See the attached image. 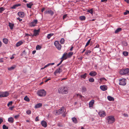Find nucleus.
<instances>
[{
  "mask_svg": "<svg viewBox=\"0 0 129 129\" xmlns=\"http://www.w3.org/2000/svg\"><path fill=\"white\" fill-rule=\"evenodd\" d=\"M100 88L103 91H105L107 89V87L106 85H101L100 86Z\"/></svg>",
  "mask_w": 129,
  "mask_h": 129,
  "instance_id": "obj_11",
  "label": "nucleus"
},
{
  "mask_svg": "<svg viewBox=\"0 0 129 129\" xmlns=\"http://www.w3.org/2000/svg\"><path fill=\"white\" fill-rule=\"evenodd\" d=\"M9 93L7 91H5L1 93L0 94V97L4 98L7 97L9 95Z\"/></svg>",
  "mask_w": 129,
  "mask_h": 129,
  "instance_id": "obj_8",
  "label": "nucleus"
},
{
  "mask_svg": "<svg viewBox=\"0 0 129 129\" xmlns=\"http://www.w3.org/2000/svg\"><path fill=\"white\" fill-rule=\"evenodd\" d=\"M119 84L120 85H125L126 84V80L124 78L119 79Z\"/></svg>",
  "mask_w": 129,
  "mask_h": 129,
  "instance_id": "obj_6",
  "label": "nucleus"
},
{
  "mask_svg": "<svg viewBox=\"0 0 129 129\" xmlns=\"http://www.w3.org/2000/svg\"><path fill=\"white\" fill-rule=\"evenodd\" d=\"M3 42L5 44H7L8 43V40L6 38H4L3 39Z\"/></svg>",
  "mask_w": 129,
  "mask_h": 129,
  "instance_id": "obj_34",
  "label": "nucleus"
},
{
  "mask_svg": "<svg viewBox=\"0 0 129 129\" xmlns=\"http://www.w3.org/2000/svg\"><path fill=\"white\" fill-rule=\"evenodd\" d=\"M79 19L81 21H83L85 20L86 17L84 16H82L80 17Z\"/></svg>",
  "mask_w": 129,
  "mask_h": 129,
  "instance_id": "obj_33",
  "label": "nucleus"
},
{
  "mask_svg": "<svg viewBox=\"0 0 129 129\" xmlns=\"http://www.w3.org/2000/svg\"><path fill=\"white\" fill-rule=\"evenodd\" d=\"M17 20H19L20 21H22V19H21L19 17L17 18Z\"/></svg>",
  "mask_w": 129,
  "mask_h": 129,
  "instance_id": "obj_57",
  "label": "nucleus"
},
{
  "mask_svg": "<svg viewBox=\"0 0 129 129\" xmlns=\"http://www.w3.org/2000/svg\"><path fill=\"white\" fill-rule=\"evenodd\" d=\"M44 13L45 14H50L51 16H52L54 14V12L51 10L46 11Z\"/></svg>",
  "mask_w": 129,
  "mask_h": 129,
  "instance_id": "obj_10",
  "label": "nucleus"
},
{
  "mask_svg": "<svg viewBox=\"0 0 129 129\" xmlns=\"http://www.w3.org/2000/svg\"><path fill=\"white\" fill-rule=\"evenodd\" d=\"M64 42V39L62 38L61 39L60 41V43L61 44H63Z\"/></svg>",
  "mask_w": 129,
  "mask_h": 129,
  "instance_id": "obj_45",
  "label": "nucleus"
},
{
  "mask_svg": "<svg viewBox=\"0 0 129 129\" xmlns=\"http://www.w3.org/2000/svg\"><path fill=\"white\" fill-rule=\"evenodd\" d=\"M58 92L59 93L67 94L68 93V89L66 86H62L58 88Z\"/></svg>",
  "mask_w": 129,
  "mask_h": 129,
  "instance_id": "obj_1",
  "label": "nucleus"
},
{
  "mask_svg": "<svg viewBox=\"0 0 129 129\" xmlns=\"http://www.w3.org/2000/svg\"><path fill=\"white\" fill-rule=\"evenodd\" d=\"M129 73V69L127 68L126 69L121 70L119 71L120 74L124 75Z\"/></svg>",
  "mask_w": 129,
  "mask_h": 129,
  "instance_id": "obj_5",
  "label": "nucleus"
},
{
  "mask_svg": "<svg viewBox=\"0 0 129 129\" xmlns=\"http://www.w3.org/2000/svg\"><path fill=\"white\" fill-rule=\"evenodd\" d=\"M83 58V57H81L78 58V59L79 60H82V59Z\"/></svg>",
  "mask_w": 129,
  "mask_h": 129,
  "instance_id": "obj_58",
  "label": "nucleus"
},
{
  "mask_svg": "<svg viewBox=\"0 0 129 129\" xmlns=\"http://www.w3.org/2000/svg\"><path fill=\"white\" fill-rule=\"evenodd\" d=\"M82 92H84L86 91V88L85 87H82Z\"/></svg>",
  "mask_w": 129,
  "mask_h": 129,
  "instance_id": "obj_43",
  "label": "nucleus"
},
{
  "mask_svg": "<svg viewBox=\"0 0 129 129\" xmlns=\"http://www.w3.org/2000/svg\"><path fill=\"white\" fill-rule=\"evenodd\" d=\"M94 101L93 100H92L90 101L89 103V106L90 107H92L94 103Z\"/></svg>",
  "mask_w": 129,
  "mask_h": 129,
  "instance_id": "obj_22",
  "label": "nucleus"
},
{
  "mask_svg": "<svg viewBox=\"0 0 129 129\" xmlns=\"http://www.w3.org/2000/svg\"><path fill=\"white\" fill-rule=\"evenodd\" d=\"M107 99L109 101H110L114 100V99L113 97L109 96H108Z\"/></svg>",
  "mask_w": 129,
  "mask_h": 129,
  "instance_id": "obj_29",
  "label": "nucleus"
},
{
  "mask_svg": "<svg viewBox=\"0 0 129 129\" xmlns=\"http://www.w3.org/2000/svg\"><path fill=\"white\" fill-rule=\"evenodd\" d=\"M5 10V8L3 7H0V13H2Z\"/></svg>",
  "mask_w": 129,
  "mask_h": 129,
  "instance_id": "obj_39",
  "label": "nucleus"
},
{
  "mask_svg": "<svg viewBox=\"0 0 129 129\" xmlns=\"http://www.w3.org/2000/svg\"><path fill=\"white\" fill-rule=\"evenodd\" d=\"M41 48V47L39 45H37L36 47V49L37 50H40Z\"/></svg>",
  "mask_w": 129,
  "mask_h": 129,
  "instance_id": "obj_38",
  "label": "nucleus"
},
{
  "mask_svg": "<svg viewBox=\"0 0 129 129\" xmlns=\"http://www.w3.org/2000/svg\"><path fill=\"white\" fill-rule=\"evenodd\" d=\"M51 79H50V78H48V79H47L46 80H45V82H47L48 81H49V80H50Z\"/></svg>",
  "mask_w": 129,
  "mask_h": 129,
  "instance_id": "obj_64",
  "label": "nucleus"
},
{
  "mask_svg": "<svg viewBox=\"0 0 129 129\" xmlns=\"http://www.w3.org/2000/svg\"><path fill=\"white\" fill-rule=\"evenodd\" d=\"M24 100L27 102H29V98L26 96L24 98Z\"/></svg>",
  "mask_w": 129,
  "mask_h": 129,
  "instance_id": "obj_41",
  "label": "nucleus"
},
{
  "mask_svg": "<svg viewBox=\"0 0 129 129\" xmlns=\"http://www.w3.org/2000/svg\"><path fill=\"white\" fill-rule=\"evenodd\" d=\"M62 66V65H61L60 66L59 68L57 69L55 71L57 73H60L62 71V70L60 68Z\"/></svg>",
  "mask_w": 129,
  "mask_h": 129,
  "instance_id": "obj_17",
  "label": "nucleus"
},
{
  "mask_svg": "<svg viewBox=\"0 0 129 129\" xmlns=\"http://www.w3.org/2000/svg\"><path fill=\"white\" fill-rule=\"evenodd\" d=\"M67 14H65L64 15L63 17V20H64L65 18H66L67 17Z\"/></svg>",
  "mask_w": 129,
  "mask_h": 129,
  "instance_id": "obj_52",
  "label": "nucleus"
},
{
  "mask_svg": "<svg viewBox=\"0 0 129 129\" xmlns=\"http://www.w3.org/2000/svg\"><path fill=\"white\" fill-rule=\"evenodd\" d=\"M97 73L94 71H91L89 73V75L92 77H94L97 75Z\"/></svg>",
  "mask_w": 129,
  "mask_h": 129,
  "instance_id": "obj_14",
  "label": "nucleus"
},
{
  "mask_svg": "<svg viewBox=\"0 0 129 129\" xmlns=\"http://www.w3.org/2000/svg\"><path fill=\"white\" fill-rule=\"evenodd\" d=\"M25 36H32V37H34L33 35L32 34H28V33H26L25 34Z\"/></svg>",
  "mask_w": 129,
  "mask_h": 129,
  "instance_id": "obj_48",
  "label": "nucleus"
},
{
  "mask_svg": "<svg viewBox=\"0 0 129 129\" xmlns=\"http://www.w3.org/2000/svg\"><path fill=\"white\" fill-rule=\"evenodd\" d=\"M13 103L12 101H10L7 104V106L8 107L9 106H11L12 105Z\"/></svg>",
  "mask_w": 129,
  "mask_h": 129,
  "instance_id": "obj_46",
  "label": "nucleus"
},
{
  "mask_svg": "<svg viewBox=\"0 0 129 129\" xmlns=\"http://www.w3.org/2000/svg\"><path fill=\"white\" fill-rule=\"evenodd\" d=\"M16 66L15 65H13L11 67H10L8 68V70L9 71H11L14 70L16 67Z\"/></svg>",
  "mask_w": 129,
  "mask_h": 129,
  "instance_id": "obj_24",
  "label": "nucleus"
},
{
  "mask_svg": "<svg viewBox=\"0 0 129 129\" xmlns=\"http://www.w3.org/2000/svg\"><path fill=\"white\" fill-rule=\"evenodd\" d=\"M14 26V24L10 22L9 23V26L11 29H13Z\"/></svg>",
  "mask_w": 129,
  "mask_h": 129,
  "instance_id": "obj_26",
  "label": "nucleus"
},
{
  "mask_svg": "<svg viewBox=\"0 0 129 129\" xmlns=\"http://www.w3.org/2000/svg\"><path fill=\"white\" fill-rule=\"evenodd\" d=\"M61 61H60V62L59 63L60 64L62 63V61H63V60H64L63 59H61Z\"/></svg>",
  "mask_w": 129,
  "mask_h": 129,
  "instance_id": "obj_62",
  "label": "nucleus"
},
{
  "mask_svg": "<svg viewBox=\"0 0 129 129\" xmlns=\"http://www.w3.org/2000/svg\"><path fill=\"white\" fill-rule=\"evenodd\" d=\"M106 119L109 124L113 123L115 120L114 116L112 115L108 116L106 118Z\"/></svg>",
  "mask_w": 129,
  "mask_h": 129,
  "instance_id": "obj_2",
  "label": "nucleus"
},
{
  "mask_svg": "<svg viewBox=\"0 0 129 129\" xmlns=\"http://www.w3.org/2000/svg\"><path fill=\"white\" fill-rule=\"evenodd\" d=\"M21 4H16L13 5L12 7H11V8L12 9H16L17 7L21 6Z\"/></svg>",
  "mask_w": 129,
  "mask_h": 129,
  "instance_id": "obj_19",
  "label": "nucleus"
},
{
  "mask_svg": "<svg viewBox=\"0 0 129 129\" xmlns=\"http://www.w3.org/2000/svg\"><path fill=\"white\" fill-rule=\"evenodd\" d=\"M87 74L85 73L83 75H81L80 76L81 78L85 79L87 77Z\"/></svg>",
  "mask_w": 129,
  "mask_h": 129,
  "instance_id": "obj_31",
  "label": "nucleus"
},
{
  "mask_svg": "<svg viewBox=\"0 0 129 129\" xmlns=\"http://www.w3.org/2000/svg\"><path fill=\"white\" fill-rule=\"evenodd\" d=\"M3 129H8V127L5 124L3 125Z\"/></svg>",
  "mask_w": 129,
  "mask_h": 129,
  "instance_id": "obj_47",
  "label": "nucleus"
},
{
  "mask_svg": "<svg viewBox=\"0 0 129 129\" xmlns=\"http://www.w3.org/2000/svg\"><path fill=\"white\" fill-rule=\"evenodd\" d=\"M19 16L23 18L24 16V13L23 12H19L18 13Z\"/></svg>",
  "mask_w": 129,
  "mask_h": 129,
  "instance_id": "obj_15",
  "label": "nucleus"
},
{
  "mask_svg": "<svg viewBox=\"0 0 129 129\" xmlns=\"http://www.w3.org/2000/svg\"><path fill=\"white\" fill-rule=\"evenodd\" d=\"M123 54L124 56H127L128 54V53L127 51H124L123 52Z\"/></svg>",
  "mask_w": 129,
  "mask_h": 129,
  "instance_id": "obj_40",
  "label": "nucleus"
},
{
  "mask_svg": "<svg viewBox=\"0 0 129 129\" xmlns=\"http://www.w3.org/2000/svg\"><path fill=\"white\" fill-rule=\"evenodd\" d=\"M8 121L10 123H13L14 122V119L12 117H9L8 119Z\"/></svg>",
  "mask_w": 129,
  "mask_h": 129,
  "instance_id": "obj_28",
  "label": "nucleus"
},
{
  "mask_svg": "<svg viewBox=\"0 0 129 129\" xmlns=\"http://www.w3.org/2000/svg\"><path fill=\"white\" fill-rule=\"evenodd\" d=\"M26 113L27 114H31V112L30 110H28L26 111Z\"/></svg>",
  "mask_w": 129,
  "mask_h": 129,
  "instance_id": "obj_51",
  "label": "nucleus"
},
{
  "mask_svg": "<svg viewBox=\"0 0 129 129\" xmlns=\"http://www.w3.org/2000/svg\"><path fill=\"white\" fill-rule=\"evenodd\" d=\"M73 121L75 123H77V121L76 118L75 117H73L72 118Z\"/></svg>",
  "mask_w": 129,
  "mask_h": 129,
  "instance_id": "obj_30",
  "label": "nucleus"
},
{
  "mask_svg": "<svg viewBox=\"0 0 129 129\" xmlns=\"http://www.w3.org/2000/svg\"><path fill=\"white\" fill-rule=\"evenodd\" d=\"M54 44L55 46L58 50H60L61 49V45L59 43L58 41H55L54 42Z\"/></svg>",
  "mask_w": 129,
  "mask_h": 129,
  "instance_id": "obj_7",
  "label": "nucleus"
},
{
  "mask_svg": "<svg viewBox=\"0 0 129 129\" xmlns=\"http://www.w3.org/2000/svg\"><path fill=\"white\" fill-rule=\"evenodd\" d=\"M122 30V29L121 28H117L115 31V33L116 34H117L118 32L121 31Z\"/></svg>",
  "mask_w": 129,
  "mask_h": 129,
  "instance_id": "obj_32",
  "label": "nucleus"
},
{
  "mask_svg": "<svg viewBox=\"0 0 129 129\" xmlns=\"http://www.w3.org/2000/svg\"><path fill=\"white\" fill-rule=\"evenodd\" d=\"M91 39H89V40H88L87 42L86 43L85 45V47H86L87 46L89 45V44L90 43V40H91Z\"/></svg>",
  "mask_w": 129,
  "mask_h": 129,
  "instance_id": "obj_42",
  "label": "nucleus"
},
{
  "mask_svg": "<svg viewBox=\"0 0 129 129\" xmlns=\"http://www.w3.org/2000/svg\"><path fill=\"white\" fill-rule=\"evenodd\" d=\"M45 8H42L41 10V11L42 12H43L44 10H45Z\"/></svg>",
  "mask_w": 129,
  "mask_h": 129,
  "instance_id": "obj_60",
  "label": "nucleus"
},
{
  "mask_svg": "<svg viewBox=\"0 0 129 129\" xmlns=\"http://www.w3.org/2000/svg\"><path fill=\"white\" fill-rule=\"evenodd\" d=\"M100 82L102 83H104L107 80L104 77L101 78L100 79Z\"/></svg>",
  "mask_w": 129,
  "mask_h": 129,
  "instance_id": "obj_20",
  "label": "nucleus"
},
{
  "mask_svg": "<svg viewBox=\"0 0 129 129\" xmlns=\"http://www.w3.org/2000/svg\"><path fill=\"white\" fill-rule=\"evenodd\" d=\"M53 35V33H50L48 34L47 36V38L49 39Z\"/></svg>",
  "mask_w": 129,
  "mask_h": 129,
  "instance_id": "obj_35",
  "label": "nucleus"
},
{
  "mask_svg": "<svg viewBox=\"0 0 129 129\" xmlns=\"http://www.w3.org/2000/svg\"><path fill=\"white\" fill-rule=\"evenodd\" d=\"M77 96H79L80 98H81L83 96L82 95L79 94H77Z\"/></svg>",
  "mask_w": 129,
  "mask_h": 129,
  "instance_id": "obj_59",
  "label": "nucleus"
},
{
  "mask_svg": "<svg viewBox=\"0 0 129 129\" xmlns=\"http://www.w3.org/2000/svg\"><path fill=\"white\" fill-rule=\"evenodd\" d=\"M73 54V52H70L68 54H67L68 58H69L71 57Z\"/></svg>",
  "mask_w": 129,
  "mask_h": 129,
  "instance_id": "obj_27",
  "label": "nucleus"
},
{
  "mask_svg": "<svg viewBox=\"0 0 129 129\" xmlns=\"http://www.w3.org/2000/svg\"><path fill=\"white\" fill-rule=\"evenodd\" d=\"M91 51L90 50H87L85 52V54L87 55H89V54H90L91 53Z\"/></svg>",
  "mask_w": 129,
  "mask_h": 129,
  "instance_id": "obj_36",
  "label": "nucleus"
},
{
  "mask_svg": "<svg viewBox=\"0 0 129 129\" xmlns=\"http://www.w3.org/2000/svg\"><path fill=\"white\" fill-rule=\"evenodd\" d=\"M33 5V3H29L26 4V6L28 8H31V6Z\"/></svg>",
  "mask_w": 129,
  "mask_h": 129,
  "instance_id": "obj_25",
  "label": "nucleus"
},
{
  "mask_svg": "<svg viewBox=\"0 0 129 129\" xmlns=\"http://www.w3.org/2000/svg\"><path fill=\"white\" fill-rule=\"evenodd\" d=\"M40 30L38 29V30L35 29L34 31V34H33L34 37V36H36L39 34V33L40 31Z\"/></svg>",
  "mask_w": 129,
  "mask_h": 129,
  "instance_id": "obj_13",
  "label": "nucleus"
},
{
  "mask_svg": "<svg viewBox=\"0 0 129 129\" xmlns=\"http://www.w3.org/2000/svg\"><path fill=\"white\" fill-rule=\"evenodd\" d=\"M23 43V42L22 41H20L16 44V46L17 47H19Z\"/></svg>",
  "mask_w": 129,
  "mask_h": 129,
  "instance_id": "obj_21",
  "label": "nucleus"
},
{
  "mask_svg": "<svg viewBox=\"0 0 129 129\" xmlns=\"http://www.w3.org/2000/svg\"><path fill=\"white\" fill-rule=\"evenodd\" d=\"M68 58L67 53H65L63 54L61 58V59H62L64 60Z\"/></svg>",
  "mask_w": 129,
  "mask_h": 129,
  "instance_id": "obj_18",
  "label": "nucleus"
},
{
  "mask_svg": "<svg viewBox=\"0 0 129 129\" xmlns=\"http://www.w3.org/2000/svg\"><path fill=\"white\" fill-rule=\"evenodd\" d=\"M124 1L126 2L127 3L129 4V0H124Z\"/></svg>",
  "mask_w": 129,
  "mask_h": 129,
  "instance_id": "obj_63",
  "label": "nucleus"
},
{
  "mask_svg": "<svg viewBox=\"0 0 129 129\" xmlns=\"http://www.w3.org/2000/svg\"><path fill=\"white\" fill-rule=\"evenodd\" d=\"M35 121H39V118H38V116H37V117L36 118H35Z\"/></svg>",
  "mask_w": 129,
  "mask_h": 129,
  "instance_id": "obj_53",
  "label": "nucleus"
},
{
  "mask_svg": "<svg viewBox=\"0 0 129 129\" xmlns=\"http://www.w3.org/2000/svg\"><path fill=\"white\" fill-rule=\"evenodd\" d=\"M38 22L37 20H34L31 22L29 24L30 26L31 27H34L36 25Z\"/></svg>",
  "mask_w": 129,
  "mask_h": 129,
  "instance_id": "obj_9",
  "label": "nucleus"
},
{
  "mask_svg": "<svg viewBox=\"0 0 129 129\" xmlns=\"http://www.w3.org/2000/svg\"><path fill=\"white\" fill-rule=\"evenodd\" d=\"M87 12L90 13L91 14L93 15V9H89L87 11Z\"/></svg>",
  "mask_w": 129,
  "mask_h": 129,
  "instance_id": "obj_37",
  "label": "nucleus"
},
{
  "mask_svg": "<svg viewBox=\"0 0 129 129\" xmlns=\"http://www.w3.org/2000/svg\"><path fill=\"white\" fill-rule=\"evenodd\" d=\"M89 82H93L94 81V79L93 78H91L89 79Z\"/></svg>",
  "mask_w": 129,
  "mask_h": 129,
  "instance_id": "obj_44",
  "label": "nucleus"
},
{
  "mask_svg": "<svg viewBox=\"0 0 129 129\" xmlns=\"http://www.w3.org/2000/svg\"><path fill=\"white\" fill-rule=\"evenodd\" d=\"M128 14H129V11L126 10L124 13V15H126Z\"/></svg>",
  "mask_w": 129,
  "mask_h": 129,
  "instance_id": "obj_49",
  "label": "nucleus"
},
{
  "mask_svg": "<svg viewBox=\"0 0 129 129\" xmlns=\"http://www.w3.org/2000/svg\"><path fill=\"white\" fill-rule=\"evenodd\" d=\"M3 122V120L2 118H0V124Z\"/></svg>",
  "mask_w": 129,
  "mask_h": 129,
  "instance_id": "obj_55",
  "label": "nucleus"
},
{
  "mask_svg": "<svg viewBox=\"0 0 129 129\" xmlns=\"http://www.w3.org/2000/svg\"><path fill=\"white\" fill-rule=\"evenodd\" d=\"M37 94L39 96H44L46 94V92L44 89L40 90L38 91Z\"/></svg>",
  "mask_w": 129,
  "mask_h": 129,
  "instance_id": "obj_4",
  "label": "nucleus"
},
{
  "mask_svg": "<svg viewBox=\"0 0 129 129\" xmlns=\"http://www.w3.org/2000/svg\"><path fill=\"white\" fill-rule=\"evenodd\" d=\"M64 109V107H62L58 110L54 111V113L55 115H60L63 112Z\"/></svg>",
  "mask_w": 129,
  "mask_h": 129,
  "instance_id": "obj_3",
  "label": "nucleus"
},
{
  "mask_svg": "<svg viewBox=\"0 0 129 129\" xmlns=\"http://www.w3.org/2000/svg\"><path fill=\"white\" fill-rule=\"evenodd\" d=\"M42 104L41 103H38L36 105L35 108H39L42 106Z\"/></svg>",
  "mask_w": 129,
  "mask_h": 129,
  "instance_id": "obj_23",
  "label": "nucleus"
},
{
  "mask_svg": "<svg viewBox=\"0 0 129 129\" xmlns=\"http://www.w3.org/2000/svg\"><path fill=\"white\" fill-rule=\"evenodd\" d=\"M42 126L44 127H46L47 126V122L44 120L42 121L41 122Z\"/></svg>",
  "mask_w": 129,
  "mask_h": 129,
  "instance_id": "obj_16",
  "label": "nucleus"
},
{
  "mask_svg": "<svg viewBox=\"0 0 129 129\" xmlns=\"http://www.w3.org/2000/svg\"><path fill=\"white\" fill-rule=\"evenodd\" d=\"M99 116L101 117H104L106 116L105 112L104 111H100L98 113Z\"/></svg>",
  "mask_w": 129,
  "mask_h": 129,
  "instance_id": "obj_12",
  "label": "nucleus"
},
{
  "mask_svg": "<svg viewBox=\"0 0 129 129\" xmlns=\"http://www.w3.org/2000/svg\"><path fill=\"white\" fill-rule=\"evenodd\" d=\"M107 1V0H101V2H104L105 3H106Z\"/></svg>",
  "mask_w": 129,
  "mask_h": 129,
  "instance_id": "obj_56",
  "label": "nucleus"
},
{
  "mask_svg": "<svg viewBox=\"0 0 129 129\" xmlns=\"http://www.w3.org/2000/svg\"><path fill=\"white\" fill-rule=\"evenodd\" d=\"M14 108V106H13L11 107H10L9 108V109L10 110H13V109Z\"/></svg>",
  "mask_w": 129,
  "mask_h": 129,
  "instance_id": "obj_54",
  "label": "nucleus"
},
{
  "mask_svg": "<svg viewBox=\"0 0 129 129\" xmlns=\"http://www.w3.org/2000/svg\"><path fill=\"white\" fill-rule=\"evenodd\" d=\"M124 115L125 117H128V115L127 114H124Z\"/></svg>",
  "mask_w": 129,
  "mask_h": 129,
  "instance_id": "obj_61",
  "label": "nucleus"
},
{
  "mask_svg": "<svg viewBox=\"0 0 129 129\" xmlns=\"http://www.w3.org/2000/svg\"><path fill=\"white\" fill-rule=\"evenodd\" d=\"M19 114H18L16 115L15 116H14V118H15L16 119H17L19 117Z\"/></svg>",
  "mask_w": 129,
  "mask_h": 129,
  "instance_id": "obj_50",
  "label": "nucleus"
}]
</instances>
